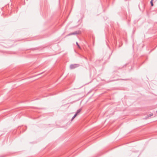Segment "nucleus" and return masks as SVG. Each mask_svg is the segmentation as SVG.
Listing matches in <instances>:
<instances>
[{
  "instance_id": "nucleus-5",
  "label": "nucleus",
  "mask_w": 157,
  "mask_h": 157,
  "mask_svg": "<svg viewBox=\"0 0 157 157\" xmlns=\"http://www.w3.org/2000/svg\"><path fill=\"white\" fill-rule=\"evenodd\" d=\"M150 3H151V6H153V0H151V1Z\"/></svg>"
},
{
  "instance_id": "nucleus-4",
  "label": "nucleus",
  "mask_w": 157,
  "mask_h": 157,
  "mask_svg": "<svg viewBox=\"0 0 157 157\" xmlns=\"http://www.w3.org/2000/svg\"><path fill=\"white\" fill-rule=\"evenodd\" d=\"M76 116V115L75 114L74 115V116L72 118L71 120V121H72Z\"/></svg>"
},
{
  "instance_id": "nucleus-8",
  "label": "nucleus",
  "mask_w": 157,
  "mask_h": 157,
  "mask_svg": "<svg viewBox=\"0 0 157 157\" xmlns=\"http://www.w3.org/2000/svg\"><path fill=\"white\" fill-rule=\"evenodd\" d=\"M156 112L157 113V111H156Z\"/></svg>"
},
{
  "instance_id": "nucleus-6",
  "label": "nucleus",
  "mask_w": 157,
  "mask_h": 157,
  "mask_svg": "<svg viewBox=\"0 0 157 157\" xmlns=\"http://www.w3.org/2000/svg\"><path fill=\"white\" fill-rule=\"evenodd\" d=\"M153 115V113H151L150 114H149V115H148L147 117H151V116H152Z\"/></svg>"
},
{
  "instance_id": "nucleus-3",
  "label": "nucleus",
  "mask_w": 157,
  "mask_h": 157,
  "mask_svg": "<svg viewBox=\"0 0 157 157\" xmlns=\"http://www.w3.org/2000/svg\"><path fill=\"white\" fill-rule=\"evenodd\" d=\"M81 111V109H79L77 110V112H76L75 115H76V116L77 115V114L79 113Z\"/></svg>"
},
{
  "instance_id": "nucleus-7",
  "label": "nucleus",
  "mask_w": 157,
  "mask_h": 157,
  "mask_svg": "<svg viewBox=\"0 0 157 157\" xmlns=\"http://www.w3.org/2000/svg\"><path fill=\"white\" fill-rule=\"evenodd\" d=\"M76 44L77 45V46H78V47L79 48H80V46L78 44V43L77 42H76Z\"/></svg>"
},
{
  "instance_id": "nucleus-1",
  "label": "nucleus",
  "mask_w": 157,
  "mask_h": 157,
  "mask_svg": "<svg viewBox=\"0 0 157 157\" xmlns=\"http://www.w3.org/2000/svg\"><path fill=\"white\" fill-rule=\"evenodd\" d=\"M79 66V65L78 64H72L70 65V69H73L78 67Z\"/></svg>"
},
{
  "instance_id": "nucleus-2",
  "label": "nucleus",
  "mask_w": 157,
  "mask_h": 157,
  "mask_svg": "<svg viewBox=\"0 0 157 157\" xmlns=\"http://www.w3.org/2000/svg\"><path fill=\"white\" fill-rule=\"evenodd\" d=\"M79 33V32L78 31H75V32H74L73 33H70L69 34H68L67 36H70L72 35H75L78 34Z\"/></svg>"
}]
</instances>
